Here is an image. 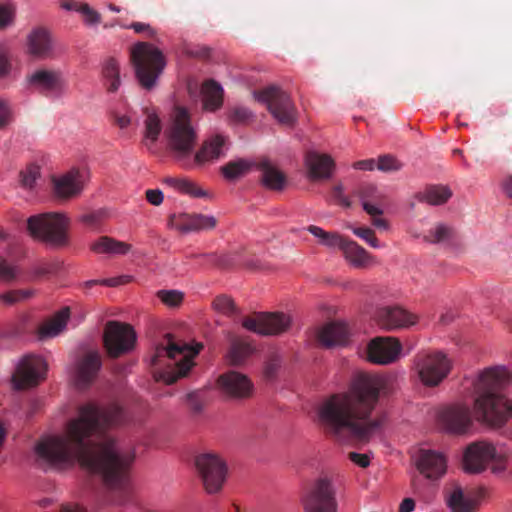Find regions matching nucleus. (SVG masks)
<instances>
[{
	"label": "nucleus",
	"mask_w": 512,
	"mask_h": 512,
	"mask_svg": "<svg viewBox=\"0 0 512 512\" xmlns=\"http://www.w3.org/2000/svg\"><path fill=\"white\" fill-rule=\"evenodd\" d=\"M377 168L382 172H396L402 168V164L391 155H383L378 159Z\"/></svg>",
	"instance_id": "603ef678"
},
{
	"label": "nucleus",
	"mask_w": 512,
	"mask_h": 512,
	"mask_svg": "<svg viewBox=\"0 0 512 512\" xmlns=\"http://www.w3.org/2000/svg\"><path fill=\"white\" fill-rule=\"evenodd\" d=\"M127 421L126 412L118 404L104 408L93 403L82 405L77 418L68 422L64 435L46 437L35 445V462L46 469L77 461L117 493L116 505H124L130 497V469L135 454L119 446L108 430Z\"/></svg>",
	"instance_id": "f257e3e1"
},
{
	"label": "nucleus",
	"mask_w": 512,
	"mask_h": 512,
	"mask_svg": "<svg viewBox=\"0 0 512 512\" xmlns=\"http://www.w3.org/2000/svg\"><path fill=\"white\" fill-rule=\"evenodd\" d=\"M82 173L72 169L67 174L54 179V191L60 198L67 199L78 195L82 190Z\"/></svg>",
	"instance_id": "cd10ccee"
},
{
	"label": "nucleus",
	"mask_w": 512,
	"mask_h": 512,
	"mask_svg": "<svg viewBox=\"0 0 512 512\" xmlns=\"http://www.w3.org/2000/svg\"><path fill=\"white\" fill-rule=\"evenodd\" d=\"M253 117V113L246 107L235 106L229 109L227 118L230 124H246Z\"/></svg>",
	"instance_id": "a18cd8bd"
},
{
	"label": "nucleus",
	"mask_w": 512,
	"mask_h": 512,
	"mask_svg": "<svg viewBox=\"0 0 512 512\" xmlns=\"http://www.w3.org/2000/svg\"><path fill=\"white\" fill-rule=\"evenodd\" d=\"M510 383V373L502 366L483 370L473 381V408L476 419L491 427L503 426L512 417V399L504 389Z\"/></svg>",
	"instance_id": "7ed1b4c3"
},
{
	"label": "nucleus",
	"mask_w": 512,
	"mask_h": 512,
	"mask_svg": "<svg viewBox=\"0 0 512 512\" xmlns=\"http://www.w3.org/2000/svg\"><path fill=\"white\" fill-rule=\"evenodd\" d=\"M201 348L202 345L193 348L186 343L174 342L168 335L166 346L157 347L151 361L155 380L173 384L186 377L194 366L193 358Z\"/></svg>",
	"instance_id": "20e7f679"
},
{
	"label": "nucleus",
	"mask_w": 512,
	"mask_h": 512,
	"mask_svg": "<svg viewBox=\"0 0 512 512\" xmlns=\"http://www.w3.org/2000/svg\"><path fill=\"white\" fill-rule=\"evenodd\" d=\"M226 139L222 135H214L207 138L201 145L200 149L191 157V164L186 169L203 166L207 163L214 162L225 156Z\"/></svg>",
	"instance_id": "5701e85b"
},
{
	"label": "nucleus",
	"mask_w": 512,
	"mask_h": 512,
	"mask_svg": "<svg viewBox=\"0 0 512 512\" xmlns=\"http://www.w3.org/2000/svg\"><path fill=\"white\" fill-rule=\"evenodd\" d=\"M419 473L430 481L444 476L447 470L446 457L437 451L421 449L415 459Z\"/></svg>",
	"instance_id": "aec40b11"
},
{
	"label": "nucleus",
	"mask_w": 512,
	"mask_h": 512,
	"mask_svg": "<svg viewBox=\"0 0 512 512\" xmlns=\"http://www.w3.org/2000/svg\"><path fill=\"white\" fill-rule=\"evenodd\" d=\"M40 175V168L37 165H30L21 172V183L26 188H32Z\"/></svg>",
	"instance_id": "864d4df0"
},
{
	"label": "nucleus",
	"mask_w": 512,
	"mask_h": 512,
	"mask_svg": "<svg viewBox=\"0 0 512 512\" xmlns=\"http://www.w3.org/2000/svg\"><path fill=\"white\" fill-rule=\"evenodd\" d=\"M309 177L312 180L329 179L332 176L335 163L331 156L308 152L305 158Z\"/></svg>",
	"instance_id": "a878e982"
},
{
	"label": "nucleus",
	"mask_w": 512,
	"mask_h": 512,
	"mask_svg": "<svg viewBox=\"0 0 512 512\" xmlns=\"http://www.w3.org/2000/svg\"><path fill=\"white\" fill-rule=\"evenodd\" d=\"M349 335L350 333L345 323L331 322L321 328L317 339L322 346L331 348L347 344Z\"/></svg>",
	"instance_id": "bb28decb"
},
{
	"label": "nucleus",
	"mask_w": 512,
	"mask_h": 512,
	"mask_svg": "<svg viewBox=\"0 0 512 512\" xmlns=\"http://www.w3.org/2000/svg\"><path fill=\"white\" fill-rule=\"evenodd\" d=\"M415 366L419 379L425 386L439 385L450 373L452 362L441 351H431L418 354Z\"/></svg>",
	"instance_id": "9d476101"
},
{
	"label": "nucleus",
	"mask_w": 512,
	"mask_h": 512,
	"mask_svg": "<svg viewBox=\"0 0 512 512\" xmlns=\"http://www.w3.org/2000/svg\"><path fill=\"white\" fill-rule=\"evenodd\" d=\"M455 238L452 227L439 223L424 236V241L432 244L450 243Z\"/></svg>",
	"instance_id": "37998d69"
},
{
	"label": "nucleus",
	"mask_w": 512,
	"mask_h": 512,
	"mask_svg": "<svg viewBox=\"0 0 512 512\" xmlns=\"http://www.w3.org/2000/svg\"><path fill=\"white\" fill-rule=\"evenodd\" d=\"M29 52L37 57H45L51 49V39L45 29H35L28 38Z\"/></svg>",
	"instance_id": "72a5a7b5"
},
{
	"label": "nucleus",
	"mask_w": 512,
	"mask_h": 512,
	"mask_svg": "<svg viewBox=\"0 0 512 512\" xmlns=\"http://www.w3.org/2000/svg\"><path fill=\"white\" fill-rule=\"evenodd\" d=\"M402 345L396 337H376L367 345V359L371 363L388 365L395 362L401 353Z\"/></svg>",
	"instance_id": "f3484780"
},
{
	"label": "nucleus",
	"mask_w": 512,
	"mask_h": 512,
	"mask_svg": "<svg viewBox=\"0 0 512 512\" xmlns=\"http://www.w3.org/2000/svg\"><path fill=\"white\" fill-rule=\"evenodd\" d=\"M101 365V356L97 351L87 352L77 363L76 381L78 386H88L96 378Z\"/></svg>",
	"instance_id": "b1692460"
},
{
	"label": "nucleus",
	"mask_w": 512,
	"mask_h": 512,
	"mask_svg": "<svg viewBox=\"0 0 512 512\" xmlns=\"http://www.w3.org/2000/svg\"><path fill=\"white\" fill-rule=\"evenodd\" d=\"M452 196L451 190L446 186H430L417 194V199L430 205H441Z\"/></svg>",
	"instance_id": "4c0bfd02"
},
{
	"label": "nucleus",
	"mask_w": 512,
	"mask_h": 512,
	"mask_svg": "<svg viewBox=\"0 0 512 512\" xmlns=\"http://www.w3.org/2000/svg\"><path fill=\"white\" fill-rule=\"evenodd\" d=\"M353 233L364 240L366 243H368L373 248H378L379 241L375 237V233L371 228L368 227H356L352 229Z\"/></svg>",
	"instance_id": "5fc2aeb1"
},
{
	"label": "nucleus",
	"mask_w": 512,
	"mask_h": 512,
	"mask_svg": "<svg viewBox=\"0 0 512 512\" xmlns=\"http://www.w3.org/2000/svg\"><path fill=\"white\" fill-rule=\"evenodd\" d=\"M255 98L267 106L268 111L283 126L292 127L297 120V109L290 95L280 87L271 85L254 92Z\"/></svg>",
	"instance_id": "6e6552de"
},
{
	"label": "nucleus",
	"mask_w": 512,
	"mask_h": 512,
	"mask_svg": "<svg viewBox=\"0 0 512 512\" xmlns=\"http://www.w3.org/2000/svg\"><path fill=\"white\" fill-rule=\"evenodd\" d=\"M131 62L139 85L154 89L166 66L163 52L151 43L138 42L131 48Z\"/></svg>",
	"instance_id": "39448f33"
},
{
	"label": "nucleus",
	"mask_w": 512,
	"mask_h": 512,
	"mask_svg": "<svg viewBox=\"0 0 512 512\" xmlns=\"http://www.w3.org/2000/svg\"><path fill=\"white\" fill-rule=\"evenodd\" d=\"M33 89L45 96H59L65 90V80L60 71L39 69L28 77Z\"/></svg>",
	"instance_id": "6ab92c4d"
},
{
	"label": "nucleus",
	"mask_w": 512,
	"mask_h": 512,
	"mask_svg": "<svg viewBox=\"0 0 512 512\" xmlns=\"http://www.w3.org/2000/svg\"><path fill=\"white\" fill-rule=\"evenodd\" d=\"M136 342L133 328L118 321H108L105 325L103 343L108 355L117 358L130 352Z\"/></svg>",
	"instance_id": "f8f14e48"
},
{
	"label": "nucleus",
	"mask_w": 512,
	"mask_h": 512,
	"mask_svg": "<svg viewBox=\"0 0 512 512\" xmlns=\"http://www.w3.org/2000/svg\"><path fill=\"white\" fill-rule=\"evenodd\" d=\"M47 368V363L40 356L23 357L12 376L15 388L25 389L38 385L45 379Z\"/></svg>",
	"instance_id": "4468645a"
},
{
	"label": "nucleus",
	"mask_w": 512,
	"mask_h": 512,
	"mask_svg": "<svg viewBox=\"0 0 512 512\" xmlns=\"http://www.w3.org/2000/svg\"><path fill=\"white\" fill-rule=\"evenodd\" d=\"M203 107L208 111H216L223 104V89L214 80H207L202 85Z\"/></svg>",
	"instance_id": "7c9ffc66"
},
{
	"label": "nucleus",
	"mask_w": 512,
	"mask_h": 512,
	"mask_svg": "<svg viewBox=\"0 0 512 512\" xmlns=\"http://www.w3.org/2000/svg\"><path fill=\"white\" fill-rule=\"evenodd\" d=\"M212 306L215 311L224 314L226 316H232L237 312L236 305L231 297L227 295H219L217 296Z\"/></svg>",
	"instance_id": "49530a36"
},
{
	"label": "nucleus",
	"mask_w": 512,
	"mask_h": 512,
	"mask_svg": "<svg viewBox=\"0 0 512 512\" xmlns=\"http://www.w3.org/2000/svg\"><path fill=\"white\" fill-rule=\"evenodd\" d=\"M257 168L262 172L261 181L263 185L271 190L283 189L286 177L276 169L268 160L264 159L257 164Z\"/></svg>",
	"instance_id": "c756f323"
},
{
	"label": "nucleus",
	"mask_w": 512,
	"mask_h": 512,
	"mask_svg": "<svg viewBox=\"0 0 512 512\" xmlns=\"http://www.w3.org/2000/svg\"><path fill=\"white\" fill-rule=\"evenodd\" d=\"M346 260L356 268H365L370 265L373 257L355 241L346 239L341 249Z\"/></svg>",
	"instance_id": "c85d7f7f"
},
{
	"label": "nucleus",
	"mask_w": 512,
	"mask_h": 512,
	"mask_svg": "<svg viewBox=\"0 0 512 512\" xmlns=\"http://www.w3.org/2000/svg\"><path fill=\"white\" fill-rule=\"evenodd\" d=\"M242 325L260 335H279L289 329L291 318L282 312L257 313L244 318Z\"/></svg>",
	"instance_id": "2eb2a0df"
},
{
	"label": "nucleus",
	"mask_w": 512,
	"mask_h": 512,
	"mask_svg": "<svg viewBox=\"0 0 512 512\" xmlns=\"http://www.w3.org/2000/svg\"><path fill=\"white\" fill-rule=\"evenodd\" d=\"M390 392L387 378L360 373L347 392L334 394L319 405L318 424L327 436L340 444L367 442L385 421L383 415L371 418L372 412L379 397Z\"/></svg>",
	"instance_id": "f03ea898"
},
{
	"label": "nucleus",
	"mask_w": 512,
	"mask_h": 512,
	"mask_svg": "<svg viewBox=\"0 0 512 512\" xmlns=\"http://www.w3.org/2000/svg\"><path fill=\"white\" fill-rule=\"evenodd\" d=\"M362 201L363 209L370 216L382 215L383 211L377 205L383 203L385 196L378 188L370 183L360 184L353 192Z\"/></svg>",
	"instance_id": "393cba45"
},
{
	"label": "nucleus",
	"mask_w": 512,
	"mask_h": 512,
	"mask_svg": "<svg viewBox=\"0 0 512 512\" xmlns=\"http://www.w3.org/2000/svg\"><path fill=\"white\" fill-rule=\"evenodd\" d=\"M169 225L182 233L200 232L214 229L217 219L199 213H179L169 217Z\"/></svg>",
	"instance_id": "412c9836"
},
{
	"label": "nucleus",
	"mask_w": 512,
	"mask_h": 512,
	"mask_svg": "<svg viewBox=\"0 0 512 512\" xmlns=\"http://www.w3.org/2000/svg\"><path fill=\"white\" fill-rule=\"evenodd\" d=\"M492 470L494 472L508 471L509 473H512V452H497Z\"/></svg>",
	"instance_id": "09e8293b"
},
{
	"label": "nucleus",
	"mask_w": 512,
	"mask_h": 512,
	"mask_svg": "<svg viewBox=\"0 0 512 512\" xmlns=\"http://www.w3.org/2000/svg\"><path fill=\"white\" fill-rule=\"evenodd\" d=\"M34 292L29 289L11 290L0 296V299L7 304H14L32 297Z\"/></svg>",
	"instance_id": "3c124183"
},
{
	"label": "nucleus",
	"mask_w": 512,
	"mask_h": 512,
	"mask_svg": "<svg viewBox=\"0 0 512 512\" xmlns=\"http://www.w3.org/2000/svg\"><path fill=\"white\" fill-rule=\"evenodd\" d=\"M254 165V162L240 158L223 165L221 172L227 180L232 181L248 173Z\"/></svg>",
	"instance_id": "a19ab883"
},
{
	"label": "nucleus",
	"mask_w": 512,
	"mask_h": 512,
	"mask_svg": "<svg viewBox=\"0 0 512 512\" xmlns=\"http://www.w3.org/2000/svg\"><path fill=\"white\" fill-rule=\"evenodd\" d=\"M71 220L65 213L46 212L27 219L29 234L54 246H65L69 242L68 231Z\"/></svg>",
	"instance_id": "0eeeda50"
},
{
	"label": "nucleus",
	"mask_w": 512,
	"mask_h": 512,
	"mask_svg": "<svg viewBox=\"0 0 512 512\" xmlns=\"http://www.w3.org/2000/svg\"><path fill=\"white\" fill-rule=\"evenodd\" d=\"M126 28L133 29L136 33H144L146 32L149 37L154 38L156 32L155 30L146 23L142 22H133L130 26H126Z\"/></svg>",
	"instance_id": "0e129e2a"
},
{
	"label": "nucleus",
	"mask_w": 512,
	"mask_h": 512,
	"mask_svg": "<svg viewBox=\"0 0 512 512\" xmlns=\"http://www.w3.org/2000/svg\"><path fill=\"white\" fill-rule=\"evenodd\" d=\"M448 506L453 512H472L476 507L475 500L466 495L459 485H455L447 497Z\"/></svg>",
	"instance_id": "f704fd0d"
},
{
	"label": "nucleus",
	"mask_w": 512,
	"mask_h": 512,
	"mask_svg": "<svg viewBox=\"0 0 512 512\" xmlns=\"http://www.w3.org/2000/svg\"><path fill=\"white\" fill-rule=\"evenodd\" d=\"M130 281V278L128 276H121V277H113L103 280H89L85 282L86 288H91L95 285L101 284L109 287H116L121 284L127 283Z\"/></svg>",
	"instance_id": "6e6d98bb"
},
{
	"label": "nucleus",
	"mask_w": 512,
	"mask_h": 512,
	"mask_svg": "<svg viewBox=\"0 0 512 512\" xmlns=\"http://www.w3.org/2000/svg\"><path fill=\"white\" fill-rule=\"evenodd\" d=\"M332 197L342 206L350 207V200L343 194V186L341 184L336 185L332 190Z\"/></svg>",
	"instance_id": "680f3d73"
},
{
	"label": "nucleus",
	"mask_w": 512,
	"mask_h": 512,
	"mask_svg": "<svg viewBox=\"0 0 512 512\" xmlns=\"http://www.w3.org/2000/svg\"><path fill=\"white\" fill-rule=\"evenodd\" d=\"M61 7L69 11L79 12L88 24H98L100 22V14L86 3H81L76 0H63Z\"/></svg>",
	"instance_id": "79ce46f5"
},
{
	"label": "nucleus",
	"mask_w": 512,
	"mask_h": 512,
	"mask_svg": "<svg viewBox=\"0 0 512 512\" xmlns=\"http://www.w3.org/2000/svg\"><path fill=\"white\" fill-rule=\"evenodd\" d=\"M349 459L362 468H366L370 464V459L366 454L351 452L349 453Z\"/></svg>",
	"instance_id": "69168bd1"
},
{
	"label": "nucleus",
	"mask_w": 512,
	"mask_h": 512,
	"mask_svg": "<svg viewBox=\"0 0 512 512\" xmlns=\"http://www.w3.org/2000/svg\"><path fill=\"white\" fill-rule=\"evenodd\" d=\"M213 263L224 269H228L233 267L236 264V260L229 254L221 255V256H212Z\"/></svg>",
	"instance_id": "bf43d9fd"
},
{
	"label": "nucleus",
	"mask_w": 512,
	"mask_h": 512,
	"mask_svg": "<svg viewBox=\"0 0 512 512\" xmlns=\"http://www.w3.org/2000/svg\"><path fill=\"white\" fill-rule=\"evenodd\" d=\"M13 18V9L10 5L0 4V28L8 25Z\"/></svg>",
	"instance_id": "052dcab7"
},
{
	"label": "nucleus",
	"mask_w": 512,
	"mask_h": 512,
	"mask_svg": "<svg viewBox=\"0 0 512 512\" xmlns=\"http://www.w3.org/2000/svg\"><path fill=\"white\" fill-rule=\"evenodd\" d=\"M305 512H336V488L327 477H319L305 488L301 497Z\"/></svg>",
	"instance_id": "1a4fd4ad"
},
{
	"label": "nucleus",
	"mask_w": 512,
	"mask_h": 512,
	"mask_svg": "<svg viewBox=\"0 0 512 512\" xmlns=\"http://www.w3.org/2000/svg\"><path fill=\"white\" fill-rule=\"evenodd\" d=\"M59 512H88V510L79 504L68 503L63 504Z\"/></svg>",
	"instance_id": "774afa93"
},
{
	"label": "nucleus",
	"mask_w": 512,
	"mask_h": 512,
	"mask_svg": "<svg viewBox=\"0 0 512 512\" xmlns=\"http://www.w3.org/2000/svg\"><path fill=\"white\" fill-rule=\"evenodd\" d=\"M147 201L154 205L159 206L163 202V193L159 189H148L145 192Z\"/></svg>",
	"instance_id": "e2e57ef3"
},
{
	"label": "nucleus",
	"mask_w": 512,
	"mask_h": 512,
	"mask_svg": "<svg viewBox=\"0 0 512 512\" xmlns=\"http://www.w3.org/2000/svg\"><path fill=\"white\" fill-rule=\"evenodd\" d=\"M217 383L220 390L233 399L249 398L253 392V384L250 379L236 371H229L220 375Z\"/></svg>",
	"instance_id": "4be33fe9"
},
{
	"label": "nucleus",
	"mask_w": 512,
	"mask_h": 512,
	"mask_svg": "<svg viewBox=\"0 0 512 512\" xmlns=\"http://www.w3.org/2000/svg\"><path fill=\"white\" fill-rule=\"evenodd\" d=\"M163 183L191 197L201 198L207 196L206 191L186 178L167 177L163 180Z\"/></svg>",
	"instance_id": "58836bf2"
},
{
	"label": "nucleus",
	"mask_w": 512,
	"mask_h": 512,
	"mask_svg": "<svg viewBox=\"0 0 512 512\" xmlns=\"http://www.w3.org/2000/svg\"><path fill=\"white\" fill-rule=\"evenodd\" d=\"M69 315L70 309L68 307L61 309L52 319L39 327V338L44 339L57 336L66 326Z\"/></svg>",
	"instance_id": "473e14b6"
},
{
	"label": "nucleus",
	"mask_w": 512,
	"mask_h": 512,
	"mask_svg": "<svg viewBox=\"0 0 512 512\" xmlns=\"http://www.w3.org/2000/svg\"><path fill=\"white\" fill-rule=\"evenodd\" d=\"M12 120L13 114L9 102L0 99V128L7 126Z\"/></svg>",
	"instance_id": "4d7b16f0"
},
{
	"label": "nucleus",
	"mask_w": 512,
	"mask_h": 512,
	"mask_svg": "<svg viewBox=\"0 0 512 512\" xmlns=\"http://www.w3.org/2000/svg\"><path fill=\"white\" fill-rule=\"evenodd\" d=\"M157 297L169 307L178 306L183 301V293L177 290H160Z\"/></svg>",
	"instance_id": "8fccbe9b"
},
{
	"label": "nucleus",
	"mask_w": 512,
	"mask_h": 512,
	"mask_svg": "<svg viewBox=\"0 0 512 512\" xmlns=\"http://www.w3.org/2000/svg\"><path fill=\"white\" fill-rule=\"evenodd\" d=\"M19 275V268L0 256V281L10 283Z\"/></svg>",
	"instance_id": "de8ad7c7"
},
{
	"label": "nucleus",
	"mask_w": 512,
	"mask_h": 512,
	"mask_svg": "<svg viewBox=\"0 0 512 512\" xmlns=\"http://www.w3.org/2000/svg\"><path fill=\"white\" fill-rule=\"evenodd\" d=\"M437 421L442 430L454 435H466L473 427L470 406L453 403L442 407L437 414Z\"/></svg>",
	"instance_id": "ddd939ff"
},
{
	"label": "nucleus",
	"mask_w": 512,
	"mask_h": 512,
	"mask_svg": "<svg viewBox=\"0 0 512 512\" xmlns=\"http://www.w3.org/2000/svg\"><path fill=\"white\" fill-rule=\"evenodd\" d=\"M195 466L205 491L215 494L222 490L228 468L226 462L215 453H202L196 456Z\"/></svg>",
	"instance_id": "9b49d317"
},
{
	"label": "nucleus",
	"mask_w": 512,
	"mask_h": 512,
	"mask_svg": "<svg viewBox=\"0 0 512 512\" xmlns=\"http://www.w3.org/2000/svg\"><path fill=\"white\" fill-rule=\"evenodd\" d=\"M376 162L374 159H365L356 161L353 168L357 170L372 171L375 168Z\"/></svg>",
	"instance_id": "338daca9"
},
{
	"label": "nucleus",
	"mask_w": 512,
	"mask_h": 512,
	"mask_svg": "<svg viewBox=\"0 0 512 512\" xmlns=\"http://www.w3.org/2000/svg\"><path fill=\"white\" fill-rule=\"evenodd\" d=\"M145 113V136L152 143H155L161 132L160 119L154 111H150L147 108L145 109Z\"/></svg>",
	"instance_id": "c03bdc74"
},
{
	"label": "nucleus",
	"mask_w": 512,
	"mask_h": 512,
	"mask_svg": "<svg viewBox=\"0 0 512 512\" xmlns=\"http://www.w3.org/2000/svg\"><path fill=\"white\" fill-rule=\"evenodd\" d=\"M102 76L108 92L114 93L119 89L121 85L120 65L115 58L109 57L103 62Z\"/></svg>",
	"instance_id": "c9c22d12"
},
{
	"label": "nucleus",
	"mask_w": 512,
	"mask_h": 512,
	"mask_svg": "<svg viewBox=\"0 0 512 512\" xmlns=\"http://www.w3.org/2000/svg\"><path fill=\"white\" fill-rule=\"evenodd\" d=\"M307 231L317 237L320 244L331 249L339 248L341 250L346 240V238L336 232H327L315 225L308 226Z\"/></svg>",
	"instance_id": "ea45409f"
},
{
	"label": "nucleus",
	"mask_w": 512,
	"mask_h": 512,
	"mask_svg": "<svg viewBox=\"0 0 512 512\" xmlns=\"http://www.w3.org/2000/svg\"><path fill=\"white\" fill-rule=\"evenodd\" d=\"M496 453L495 447L490 443L484 441L471 443L463 456L464 470L469 473L482 472L490 461L494 462Z\"/></svg>",
	"instance_id": "a211bd4d"
},
{
	"label": "nucleus",
	"mask_w": 512,
	"mask_h": 512,
	"mask_svg": "<svg viewBox=\"0 0 512 512\" xmlns=\"http://www.w3.org/2000/svg\"><path fill=\"white\" fill-rule=\"evenodd\" d=\"M375 319L382 329L397 331L417 324L419 317L400 305H388L377 309Z\"/></svg>",
	"instance_id": "dca6fc26"
},
{
	"label": "nucleus",
	"mask_w": 512,
	"mask_h": 512,
	"mask_svg": "<svg viewBox=\"0 0 512 512\" xmlns=\"http://www.w3.org/2000/svg\"><path fill=\"white\" fill-rule=\"evenodd\" d=\"M105 217L104 211H97L90 214H86L81 217V221L90 227L97 229L102 221V219Z\"/></svg>",
	"instance_id": "13d9d810"
},
{
	"label": "nucleus",
	"mask_w": 512,
	"mask_h": 512,
	"mask_svg": "<svg viewBox=\"0 0 512 512\" xmlns=\"http://www.w3.org/2000/svg\"><path fill=\"white\" fill-rule=\"evenodd\" d=\"M90 248L95 253L125 255L130 251L131 245L108 236H102L93 242Z\"/></svg>",
	"instance_id": "2f4dec72"
},
{
	"label": "nucleus",
	"mask_w": 512,
	"mask_h": 512,
	"mask_svg": "<svg viewBox=\"0 0 512 512\" xmlns=\"http://www.w3.org/2000/svg\"><path fill=\"white\" fill-rule=\"evenodd\" d=\"M167 137L173 158L186 168L192 163L191 155L198 138L186 108L176 107Z\"/></svg>",
	"instance_id": "423d86ee"
},
{
	"label": "nucleus",
	"mask_w": 512,
	"mask_h": 512,
	"mask_svg": "<svg viewBox=\"0 0 512 512\" xmlns=\"http://www.w3.org/2000/svg\"><path fill=\"white\" fill-rule=\"evenodd\" d=\"M253 352L254 348L249 342L242 339H234L231 342L227 358L231 365L240 366L245 363Z\"/></svg>",
	"instance_id": "e433bc0d"
}]
</instances>
